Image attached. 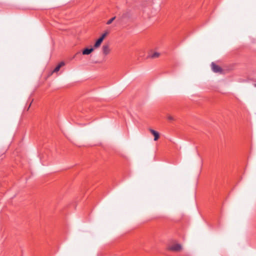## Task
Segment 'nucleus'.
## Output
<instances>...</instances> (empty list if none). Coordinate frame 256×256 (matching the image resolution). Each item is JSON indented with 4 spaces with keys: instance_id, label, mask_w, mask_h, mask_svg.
Here are the masks:
<instances>
[{
    "instance_id": "1",
    "label": "nucleus",
    "mask_w": 256,
    "mask_h": 256,
    "mask_svg": "<svg viewBox=\"0 0 256 256\" xmlns=\"http://www.w3.org/2000/svg\"><path fill=\"white\" fill-rule=\"evenodd\" d=\"M168 250L175 252H178L182 250V246L179 244L174 243L168 246Z\"/></svg>"
},
{
    "instance_id": "2",
    "label": "nucleus",
    "mask_w": 256,
    "mask_h": 256,
    "mask_svg": "<svg viewBox=\"0 0 256 256\" xmlns=\"http://www.w3.org/2000/svg\"><path fill=\"white\" fill-rule=\"evenodd\" d=\"M212 68L214 72H222V69L218 66L214 62H212Z\"/></svg>"
},
{
    "instance_id": "3",
    "label": "nucleus",
    "mask_w": 256,
    "mask_h": 256,
    "mask_svg": "<svg viewBox=\"0 0 256 256\" xmlns=\"http://www.w3.org/2000/svg\"><path fill=\"white\" fill-rule=\"evenodd\" d=\"M102 52L104 55H107L110 52V48L108 44H104L102 48Z\"/></svg>"
},
{
    "instance_id": "4",
    "label": "nucleus",
    "mask_w": 256,
    "mask_h": 256,
    "mask_svg": "<svg viewBox=\"0 0 256 256\" xmlns=\"http://www.w3.org/2000/svg\"><path fill=\"white\" fill-rule=\"evenodd\" d=\"M150 131L152 133V134L154 136V140H157L160 138L159 133L152 129H150Z\"/></svg>"
},
{
    "instance_id": "5",
    "label": "nucleus",
    "mask_w": 256,
    "mask_h": 256,
    "mask_svg": "<svg viewBox=\"0 0 256 256\" xmlns=\"http://www.w3.org/2000/svg\"><path fill=\"white\" fill-rule=\"evenodd\" d=\"M160 53L158 52H150L148 54V58H158L160 56Z\"/></svg>"
},
{
    "instance_id": "6",
    "label": "nucleus",
    "mask_w": 256,
    "mask_h": 256,
    "mask_svg": "<svg viewBox=\"0 0 256 256\" xmlns=\"http://www.w3.org/2000/svg\"><path fill=\"white\" fill-rule=\"evenodd\" d=\"M64 64H64V62H60V64H58V66H57L55 68H54V69L53 70V71H52V72L53 73V72H58L60 70V68H61V67H62V66H64Z\"/></svg>"
},
{
    "instance_id": "7",
    "label": "nucleus",
    "mask_w": 256,
    "mask_h": 256,
    "mask_svg": "<svg viewBox=\"0 0 256 256\" xmlns=\"http://www.w3.org/2000/svg\"><path fill=\"white\" fill-rule=\"evenodd\" d=\"M94 50V48H85L82 50V54L88 55Z\"/></svg>"
},
{
    "instance_id": "8",
    "label": "nucleus",
    "mask_w": 256,
    "mask_h": 256,
    "mask_svg": "<svg viewBox=\"0 0 256 256\" xmlns=\"http://www.w3.org/2000/svg\"><path fill=\"white\" fill-rule=\"evenodd\" d=\"M103 40H102V39H100V38L96 40V43L94 44V48H98L100 46Z\"/></svg>"
},
{
    "instance_id": "9",
    "label": "nucleus",
    "mask_w": 256,
    "mask_h": 256,
    "mask_svg": "<svg viewBox=\"0 0 256 256\" xmlns=\"http://www.w3.org/2000/svg\"><path fill=\"white\" fill-rule=\"evenodd\" d=\"M116 19V16H114L112 18H111L110 20H109L107 22V24H110L112 23V22Z\"/></svg>"
},
{
    "instance_id": "10",
    "label": "nucleus",
    "mask_w": 256,
    "mask_h": 256,
    "mask_svg": "<svg viewBox=\"0 0 256 256\" xmlns=\"http://www.w3.org/2000/svg\"><path fill=\"white\" fill-rule=\"evenodd\" d=\"M167 118L170 121H173L175 120L174 118L170 115H168L167 116Z\"/></svg>"
},
{
    "instance_id": "11",
    "label": "nucleus",
    "mask_w": 256,
    "mask_h": 256,
    "mask_svg": "<svg viewBox=\"0 0 256 256\" xmlns=\"http://www.w3.org/2000/svg\"><path fill=\"white\" fill-rule=\"evenodd\" d=\"M108 32H104V34H103L101 36L100 38V39H102V40H104V38H105V37L106 36V35L108 34Z\"/></svg>"
}]
</instances>
